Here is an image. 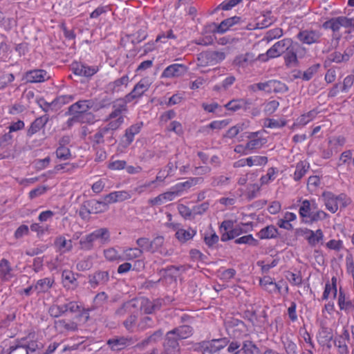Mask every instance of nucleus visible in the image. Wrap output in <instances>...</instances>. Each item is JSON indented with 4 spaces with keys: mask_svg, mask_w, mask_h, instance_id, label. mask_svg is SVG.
Masks as SVG:
<instances>
[{
    "mask_svg": "<svg viewBox=\"0 0 354 354\" xmlns=\"http://www.w3.org/2000/svg\"><path fill=\"white\" fill-rule=\"evenodd\" d=\"M306 53V48L299 43L293 41L290 44L283 54L285 65L287 67H295L299 64V58H302Z\"/></svg>",
    "mask_w": 354,
    "mask_h": 354,
    "instance_id": "obj_1",
    "label": "nucleus"
},
{
    "mask_svg": "<svg viewBox=\"0 0 354 354\" xmlns=\"http://www.w3.org/2000/svg\"><path fill=\"white\" fill-rule=\"evenodd\" d=\"M124 100V97L117 100L113 105V111L106 118V121L110 120L108 123L110 127L118 129L124 122L123 114L127 111V106Z\"/></svg>",
    "mask_w": 354,
    "mask_h": 354,
    "instance_id": "obj_2",
    "label": "nucleus"
},
{
    "mask_svg": "<svg viewBox=\"0 0 354 354\" xmlns=\"http://www.w3.org/2000/svg\"><path fill=\"white\" fill-rule=\"evenodd\" d=\"M292 41L291 39L285 38L277 41L265 54L259 55V59L262 62H267L270 59L276 58L283 55Z\"/></svg>",
    "mask_w": 354,
    "mask_h": 354,
    "instance_id": "obj_3",
    "label": "nucleus"
},
{
    "mask_svg": "<svg viewBox=\"0 0 354 354\" xmlns=\"http://www.w3.org/2000/svg\"><path fill=\"white\" fill-rule=\"evenodd\" d=\"M250 87L254 91L259 90L266 91L268 93H271L272 92L276 93H283L288 91V87L285 83L277 80H270L266 82L254 84Z\"/></svg>",
    "mask_w": 354,
    "mask_h": 354,
    "instance_id": "obj_4",
    "label": "nucleus"
},
{
    "mask_svg": "<svg viewBox=\"0 0 354 354\" xmlns=\"http://www.w3.org/2000/svg\"><path fill=\"white\" fill-rule=\"evenodd\" d=\"M229 342L230 341L227 337L203 341L198 344V349L203 354H218Z\"/></svg>",
    "mask_w": 354,
    "mask_h": 354,
    "instance_id": "obj_5",
    "label": "nucleus"
},
{
    "mask_svg": "<svg viewBox=\"0 0 354 354\" xmlns=\"http://www.w3.org/2000/svg\"><path fill=\"white\" fill-rule=\"evenodd\" d=\"M152 82L149 77L142 78L133 87L130 93L124 96L126 102H131L142 97L149 89Z\"/></svg>",
    "mask_w": 354,
    "mask_h": 354,
    "instance_id": "obj_6",
    "label": "nucleus"
},
{
    "mask_svg": "<svg viewBox=\"0 0 354 354\" xmlns=\"http://www.w3.org/2000/svg\"><path fill=\"white\" fill-rule=\"evenodd\" d=\"M115 130H116V129L110 127L109 124L104 127H100L97 132L93 136L92 141L96 145L104 144L105 142H108L109 145H113L115 142V140L113 137Z\"/></svg>",
    "mask_w": 354,
    "mask_h": 354,
    "instance_id": "obj_7",
    "label": "nucleus"
},
{
    "mask_svg": "<svg viewBox=\"0 0 354 354\" xmlns=\"http://www.w3.org/2000/svg\"><path fill=\"white\" fill-rule=\"evenodd\" d=\"M322 33L317 30L306 29L299 32L297 38L303 44L311 45L321 41Z\"/></svg>",
    "mask_w": 354,
    "mask_h": 354,
    "instance_id": "obj_8",
    "label": "nucleus"
},
{
    "mask_svg": "<svg viewBox=\"0 0 354 354\" xmlns=\"http://www.w3.org/2000/svg\"><path fill=\"white\" fill-rule=\"evenodd\" d=\"M244 135L248 139V142L245 145V149L248 151L261 149L267 142L266 138L260 136L261 131L246 132Z\"/></svg>",
    "mask_w": 354,
    "mask_h": 354,
    "instance_id": "obj_9",
    "label": "nucleus"
},
{
    "mask_svg": "<svg viewBox=\"0 0 354 354\" xmlns=\"http://www.w3.org/2000/svg\"><path fill=\"white\" fill-rule=\"evenodd\" d=\"M130 82L128 75H124L114 81L108 83L105 87V93L111 95L123 92L124 88H127Z\"/></svg>",
    "mask_w": 354,
    "mask_h": 354,
    "instance_id": "obj_10",
    "label": "nucleus"
},
{
    "mask_svg": "<svg viewBox=\"0 0 354 354\" xmlns=\"http://www.w3.org/2000/svg\"><path fill=\"white\" fill-rule=\"evenodd\" d=\"M136 341V339L132 337L118 336L108 339L107 344L111 350L119 351L133 344Z\"/></svg>",
    "mask_w": 354,
    "mask_h": 354,
    "instance_id": "obj_11",
    "label": "nucleus"
},
{
    "mask_svg": "<svg viewBox=\"0 0 354 354\" xmlns=\"http://www.w3.org/2000/svg\"><path fill=\"white\" fill-rule=\"evenodd\" d=\"M225 58V55L223 52L207 51L200 53L198 59L200 62L201 65L205 66L219 63Z\"/></svg>",
    "mask_w": 354,
    "mask_h": 354,
    "instance_id": "obj_12",
    "label": "nucleus"
},
{
    "mask_svg": "<svg viewBox=\"0 0 354 354\" xmlns=\"http://www.w3.org/2000/svg\"><path fill=\"white\" fill-rule=\"evenodd\" d=\"M95 101L93 100H82L76 102L68 107V113L73 116L80 115L94 108Z\"/></svg>",
    "mask_w": 354,
    "mask_h": 354,
    "instance_id": "obj_13",
    "label": "nucleus"
},
{
    "mask_svg": "<svg viewBox=\"0 0 354 354\" xmlns=\"http://www.w3.org/2000/svg\"><path fill=\"white\" fill-rule=\"evenodd\" d=\"M49 78L47 72L42 69H34L26 71L23 76V80L27 83H40Z\"/></svg>",
    "mask_w": 354,
    "mask_h": 354,
    "instance_id": "obj_14",
    "label": "nucleus"
},
{
    "mask_svg": "<svg viewBox=\"0 0 354 354\" xmlns=\"http://www.w3.org/2000/svg\"><path fill=\"white\" fill-rule=\"evenodd\" d=\"M110 279L108 271L98 270L88 277V283L93 288L98 286L106 285Z\"/></svg>",
    "mask_w": 354,
    "mask_h": 354,
    "instance_id": "obj_15",
    "label": "nucleus"
},
{
    "mask_svg": "<svg viewBox=\"0 0 354 354\" xmlns=\"http://www.w3.org/2000/svg\"><path fill=\"white\" fill-rule=\"evenodd\" d=\"M343 195L335 196L330 192H324L322 194V198L326 209L332 213H335L338 209V202L343 201Z\"/></svg>",
    "mask_w": 354,
    "mask_h": 354,
    "instance_id": "obj_16",
    "label": "nucleus"
},
{
    "mask_svg": "<svg viewBox=\"0 0 354 354\" xmlns=\"http://www.w3.org/2000/svg\"><path fill=\"white\" fill-rule=\"evenodd\" d=\"M187 66L184 64H174L167 66L162 73V77L172 78L180 77L186 73Z\"/></svg>",
    "mask_w": 354,
    "mask_h": 354,
    "instance_id": "obj_17",
    "label": "nucleus"
},
{
    "mask_svg": "<svg viewBox=\"0 0 354 354\" xmlns=\"http://www.w3.org/2000/svg\"><path fill=\"white\" fill-rule=\"evenodd\" d=\"M242 21V19L240 17L234 16L230 17L222 21L218 25L216 23H213L212 26L215 27V29L213 31L223 34L229 30L230 27L234 25L241 24Z\"/></svg>",
    "mask_w": 354,
    "mask_h": 354,
    "instance_id": "obj_18",
    "label": "nucleus"
},
{
    "mask_svg": "<svg viewBox=\"0 0 354 354\" xmlns=\"http://www.w3.org/2000/svg\"><path fill=\"white\" fill-rule=\"evenodd\" d=\"M137 310L136 301L131 299L124 302L120 307H118L114 313L115 317H124L125 315H129L134 310Z\"/></svg>",
    "mask_w": 354,
    "mask_h": 354,
    "instance_id": "obj_19",
    "label": "nucleus"
},
{
    "mask_svg": "<svg viewBox=\"0 0 354 354\" xmlns=\"http://www.w3.org/2000/svg\"><path fill=\"white\" fill-rule=\"evenodd\" d=\"M164 245V237L162 236H158L155 237L152 241H150V252L155 253L159 252L160 254L164 256H170L171 252L163 248Z\"/></svg>",
    "mask_w": 354,
    "mask_h": 354,
    "instance_id": "obj_20",
    "label": "nucleus"
},
{
    "mask_svg": "<svg viewBox=\"0 0 354 354\" xmlns=\"http://www.w3.org/2000/svg\"><path fill=\"white\" fill-rule=\"evenodd\" d=\"M73 71L75 75L90 77L97 72L98 68L96 66H88L83 64H76L73 66Z\"/></svg>",
    "mask_w": 354,
    "mask_h": 354,
    "instance_id": "obj_21",
    "label": "nucleus"
},
{
    "mask_svg": "<svg viewBox=\"0 0 354 354\" xmlns=\"http://www.w3.org/2000/svg\"><path fill=\"white\" fill-rule=\"evenodd\" d=\"M49 120L48 115L36 118L30 124L29 129L27 131V136L31 137L32 135L38 132L41 128H43Z\"/></svg>",
    "mask_w": 354,
    "mask_h": 354,
    "instance_id": "obj_22",
    "label": "nucleus"
},
{
    "mask_svg": "<svg viewBox=\"0 0 354 354\" xmlns=\"http://www.w3.org/2000/svg\"><path fill=\"white\" fill-rule=\"evenodd\" d=\"M301 232L303 235H306V238L308 240V243L310 245H315L323 239V232L321 230H317L316 232H314L309 229L301 230Z\"/></svg>",
    "mask_w": 354,
    "mask_h": 354,
    "instance_id": "obj_23",
    "label": "nucleus"
},
{
    "mask_svg": "<svg viewBox=\"0 0 354 354\" xmlns=\"http://www.w3.org/2000/svg\"><path fill=\"white\" fill-rule=\"evenodd\" d=\"M94 241H99L100 244H106L110 241V232L106 227H101L90 233Z\"/></svg>",
    "mask_w": 354,
    "mask_h": 354,
    "instance_id": "obj_24",
    "label": "nucleus"
},
{
    "mask_svg": "<svg viewBox=\"0 0 354 354\" xmlns=\"http://www.w3.org/2000/svg\"><path fill=\"white\" fill-rule=\"evenodd\" d=\"M142 125V122H140L131 125L125 130L124 138H125L124 142L126 146H129L131 144L133 141L134 136L140 131Z\"/></svg>",
    "mask_w": 354,
    "mask_h": 354,
    "instance_id": "obj_25",
    "label": "nucleus"
},
{
    "mask_svg": "<svg viewBox=\"0 0 354 354\" xmlns=\"http://www.w3.org/2000/svg\"><path fill=\"white\" fill-rule=\"evenodd\" d=\"M12 277V268L10 262L6 259H2L0 261V279L2 281H8Z\"/></svg>",
    "mask_w": 354,
    "mask_h": 354,
    "instance_id": "obj_26",
    "label": "nucleus"
},
{
    "mask_svg": "<svg viewBox=\"0 0 354 354\" xmlns=\"http://www.w3.org/2000/svg\"><path fill=\"white\" fill-rule=\"evenodd\" d=\"M62 283L64 286L68 288H75L78 283L75 274L71 270H64L62 274Z\"/></svg>",
    "mask_w": 354,
    "mask_h": 354,
    "instance_id": "obj_27",
    "label": "nucleus"
},
{
    "mask_svg": "<svg viewBox=\"0 0 354 354\" xmlns=\"http://www.w3.org/2000/svg\"><path fill=\"white\" fill-rule=\"evenodd\" d=\"M55 328L61 333L64 331H75L77 330V324L73 321L59 319L55 322Z\"/></svg>",
    "mask_w": 354,
    "mask_h": 354,
    "instance_id": "obj_28",
    "label": "nucleus"
},
{
    "mask_svg": "<svg viewBox=\"0 0 354 354\" xmlns=\"http://www.w3.org/2000/svg\"><path fill=\"white\" fill-rule=\"evenodd\" d=\"M54 282V279L49 277L39 279L34 286V290L37 291L38 293L46 292L51 288Z\"/></svg>",
    "mask_w": 354,
    "mask_h": 354,
    "instance_id": "obj_29",
    "label": "nucleus"
},
{
    "mask_svg": "<svg viewBox=\"0 0 354 354\" xmlns=\"http://www.w3.org/2000/svg\"><path fill=\"white\" fill-rule=\"evenodd\" d=\"M179 340L180 339L177 337L176 334L171 330L167 333L164 345L167 349H171L173 351H175L178 348Z\"/></svg>",
    "mask_w": 354,
    "mask_h": 354,
    "instance_id": "obj_30",
    "label": "nucleus"
},
{
    "mask_svg": "<svg viewBox=\"0 0 354 354\" xmlns=\"http://www.w3.org/2000/svg\"><path fill=\"white\" fill-rule=\"evenodd\" d=\"M338 306L341 310L348 311L351 308H353V302L349 298V297L346 296L344 292L339 288V295H338Z\"/></svg>",
    "mask_w": 354,
    "mask_h": 354,
    "instance_id": "obj_31",
    "label": "nucleus"
},
{
    "mask_svg": "<svg viewBox=\"0 0 354 354\" xmlns=\"http://www.w3.org/2000/svg\"><path fill=\"white\" fill-rule=\"evenodd\" d=\"M317 339L322 345L328 344L333 339L332 330L327 327H322L319 330Z\"/></svg>",
    "mask_w": 354,
    "mask_h": 354,
    "instance_id": "obj_32",
    "label": "nucleus"
},
{
    "mask_svg": "<svg viewBox=\"0 0 354 354\" xmlns=\"http://www.w3.org/2000/svg\"><path fill=\"white\" fill-rule=\"evenodd\" d=\"M172 330L180 340L189 337L193 333L192 328L187 324L174 328Z\"/></svg>",
    "mask_w": 354,
    "mask_h": 354,
    "instance_id": "obj_33",
    "label": "nucleus"
},
{
    "mask_svg": "<svg viewBox=\"0 0 354 354\" xmlns=\"http://www.w3.org/2000/svg\"><path fill=\"white\" fill-rule=\"evenodd\" d=\"M253 59L252 54L247 53L236 56L234 59L233 64L241 68H245Z\"/></svg>",
    "mask_w": 354,
    "mask_h": 354,
    "instance_id": "obj_34",
    "label": "nucleus"
},
{
    "mask_svg": "<svg viewBox=\"0 0 354 354\" xmlns=\"http://www.w3.org/2000/svg\"><path fill=\"white\" fill-rule=\"evenodd\" d=\"M122 254V261H132L142 255V250L137 248H126L123 250Z\"/></svg>",
    "mask_w": 354,
    "mask_h": 354,
    "instance_id": "obj_35",
    "label": "nucleus"
},
{
    "mask_svg": "<svg viewBox=\"0 0 354 354\" xmlns=\"http://www.w3.org/2000/svg\"><path fill=\"white\" fill-rule=\"evenodd\" d=\"M55 245L62 252H69L73 248L71 240H66L64 236H58L55 240Z\"/></svg>",
    "mask_w": 354,
    "mask_h": 354,
    "instance_id": "obj_36",
    "label": "nucleus"
},
{
    "mask_svg": "<svg viewBox=\"0 0 354 354\" xmlns=\"http://www.w3.org/2000/svg\"><path fill=\"white\" fill-rule=\"evenodd\" d=\"M309 164L306 162L300 161L296 165V169L293 178L295 181H299L308 172Z\"/></svg>",
    "mask_w": 354,
    "mask_h": 354,
    "instance_id": "obj_37",
    "label": "nucleus"
},
{
    "mask_svg": "<svg viewBox=\"0 0 354 354\" xmlns=\"http://www.w3.org/2000/svg\"><path fill=\"white\" fill-rule=\"evenodd\" d=\"M201 180V178H191L187 181L176 184L173 187L174 190H176V193L179 195L184 190L189 189L192 186L196 185Z\"/></svg>",
    "mask_w": 354,
    "mask_h": 354,
    "instance_id": "obj_38",
    "label": "nucleus"
},
{
    "mask_svg": "<svg viewBox=\"0 0 354 354\" xmlns=\"http://www.w3.org/2000/svg\"><path fill=\"white\" fill-rule=\"evenodd\" d=\"M277 229L271 225L261 229L258 233V236L261 239H269L277 237Z\"/></svg>",
    "mask_w": 354,
    "mask_h": 354,
    "instance_id": "obj_39",
    "label": "nucleus"
},
{
    "mask_svg": "<svg viewBox=\"0 0 354 354\" xmlns=\"http://www.w3.org/2000/svg\"><path fill=\"white\" fill-rule=\"evenodd\" d=\"M25 340L26 339H16L14 344L9 347L8 354H28V351L24 346Z\"/></svg>",
    "mask_w": 354,
    "mask_h": 354,
    "instance_id": "obj_40",
    "label": "nucleus"
},
{
    "mask_svg": "<svg viewBox=\"0 0 354 354\" xmlns=\"http://www.w3.org/2000/svg\"><path fill=\"white\" fill-rule=\"evenodd\" d=\"M71 121L79 123L93 124L95 121V117L93 113L87 111L80 115L73 116Z\"/></svg>",
    "mask_w": 354,
    "mask_h": 354,
    "instance_id": "obj_41",
    "label": "nucleus"
},
{
    "mask_svg": "<svg viewBox=\"0 0 354 354\" xmlns=\"http://www.w3.org/2000/svg\"><path fill=\"white\" fill-rule=\"evenodd\" d=\"M104 257L108 261H121L122 257L115 248H109L104 250Z\"/></svg>",
    "mask_w": 354,
    "mask_h": 354,
    "instance_id": "obj_42",
    "label": "nucleus"
},
{
    "mask_svg": "<svg viewBox=\"0 0 354 354\" xmlns=\"http://www.w3.org/2000/svg\"><path fill=\"white\" fill-rule=\"evenodd\" d=\"M247 102L243 99L232 100L225 105V107L233 112L237 111L241 109H246Z\"/></svg>",
    "mask_w": 354,
    "mask_h": 354,
    "instance_id": "obj_43",
    "label": "nucleus"
},
{
    "mask_svg": "<svg viewBox=\"0 0 354 354\" xmlns=\"http://www.w3.org/2000/svg\"><path fill=\"white\" fill-rule=\"evenodd\" d=\"M95 241L90 234L81 238L80 240V248L84 251H89L93 249Z\"/></svg>",
    "mask_w": 354,
    "mask_h": 354,
    "instance_id": "obj_44",
    "label": "nucleus"
},
{
    "mask_svg": "<svg viewBox=\"0 0 354 354\" xmlns=\"http://www.w3.org/2000/svg\"><path fill=\"white\" fill-rule=\"evenodd\" d=\"M241 351L244 354H261L260 349L250 340H245L243 342Z\"/></svg>",
    "mask_w": 354,
    "mask_h": 354,
    "instance_id": "obj_45",
    "label": "nucleus"
},
{
    "mask_svg": "<svg viewBox=\"0 0 354 354\" xmlns=\"http://www.w3.org/2000/svg\"><path fill=\"white\" fill-rule=\"evenodd\" d=\"M74 100V96L71 95H61L53 100V104L55 111L59 109L63 105L68 104Z\"/></svg>",
    "mask_w": 354,
    "mask_h": 354,
    "instance_id": "obj_46",
    "label": "nucleus"
},
{
    "mask_svg": "<svg viewBox=\"0 0 354 354\" xmlns=\"http://www.w3.org/2000/svg\"><path fill=\"white\" fill-rule=\"evenodd\" d=\"M195 234L196 231L194 230L190 229L189 230H186L184 229H179L176 232V237L180 242H185L187 241L192 239Z\"/></svg>",
    "mask_w": 354,
    "mask_h": 354,
    "instance_id": "obj_47",
    "label": "nucleus"
},
{
    "mask_svg": "<svg viewBox=\"0 0 354 354\" xmlns=\"http://www.w3.org/2000/svg\"><path fill=\"white\" fill-rule=\"evenodd\" d=\"M343 62H346V59H344V56L343 54H342L339 52L335 51L332 53H330L327 58L326 59L324 62V66L326 67L329 66L331 63H341Z\"/></svg>",
    "mask_w": 354,
    "mask_h": 354,
    "instance_id": "obj_48",
    "label": "nucleus"
},
{
    "mask_svg": "<svg viewBox=\"0 0 354 354\" xmlns=\"http://www.w3.org/2000/svg\"><path fill=\"white\" fill-rule=\"evenodd\" d=\"M138 319V312L134 310L127 318L123 322V326L129 332H132L133 327Z\"/></svg>",
    "mask_w": 354,
    "mask_h": 354,
    "instance_id": "obj_49",
    "label": "nucleus"
},
{
    "mask_svg": "<svg viewBox=\"0 0 354 354\" xmlns=\"http://www.w3.org/2000/svg\"><path fill=\"white\" fill-rule=\"evenodd\" d=\"M156 325V322L152 317L147 315L142 317L138 324V328L140 330H145L147 328H153Z\"/></svg>",
    "mask_w": 354,
    "mask_h": 354,
    "instance_id": "obj_50",
    "label": "nucleus"
},
{
    "mask_svg": "<svg viewBox=\"0 0 354 354\" xmlns=\"http://www.w3.org/2000/svg\"><path fill=\"white\" fill-rule=\"evenodd\" d=\"M282 35V29L279 28H276L268 30L263 37V40L268 43L274 39L280 38Z\"/></svg>",
    "mask_w": 354,
    "mask_h": 354,
    "instance_id": "obj_51",
    "label": "nucleus"
},
{
    "mask_svg": "<svg viewBox=\"0 0 354 354\" xmlns=\"http://www.w3.org/2000/svg\"><path fill=\"white\" fill-rule=\"evenodd\" d=\"M325 29H331L334 32H338L341 28L339 17H333L323 24Z\"/></svg>",
    "mask_w": 354,
    "mask_h": 354,
    "instance_id": "obj_52",
    "label": "nucleus"
},
{
    "mask_svg": "<svg viewBox=\"0 0 354 354\" xmlns=\"http://www.w3.org/2000/svg\"><path fill=\"white\" fill-rule=\"evenodd\" d=\"M312 205L311 201L308 200H304L302 201L301 205L299 207V215L302 218H309L311 215Z\"/></svg>",
    "mask_w": 354,
    "mask_h": 354,
    "instance_id": "obj_53",
    "label": "nucleus"
},
{
    "mask_svg": "<svg viewBox=\"0 0 354 354\" xmlns=\"http://www.w3.org/2000/svg\"><path fill=\"white\" fill-rule=\"evenodd\" d=\"M320 68L319 64H315L308 67L302 73L301 79L304 81H308L318 72Z\"/></svg>",
    "mask_w": 354,
    "mask_h": 354,
    "instance_id": "obj_54",
    "label": "nucleus"
},
{
    "mask_svg": "<svg viewBox=\"0 0 354 354\" xmlns=\"http://www.w3.org/2000/svg\"><path fill=\"white\" fill-rule=\"evenodd\" d=\"M317 112L314 110L301 115L297 119V124L301 126H304L315 118Z\"/></svg>",
    "mask_w": 354,
    "mask_h": 354,
    "instance_id": "obj_55",
    "label": "nucleus"
},
{
    "mask_svg": "<svg viewBox=\"0 0 354 354\" xmlns=\"http://www.w3.org/2000/svg\"><path fill=\"white\" fill-rule=\"evenodd\" d=\"M157 308L158 306L148 299H142L140 308L145 314H151Z\"/></svg>",
    "mask_w": 354,
    "mask_h": 354,
    "instance_id": "obj_56",
    "label": "nucleus"
},
{
    "mask_svg": "<svg viewBox=\"0 0 354 354\" xmlns=\"http://www.w3.org/2000/svg\"><path fill=\"white\" fill-rule=\"evenodd\" d=\"M242 1L243 0H225L216 8L215 11L218 10H230L242 2Z\"/></svg>",
    "mask_w": 354,
    "mask_h": 354,
    "instance_id": "obj_57",
    "label": "nucleus"
},
{
    "mask_svg": "<svg viewBox=\"0 0 354 354\" xmlns=\"http://www.w3.org/2000/svg\"><path fill=\"white\" fill-rule=\"evenodd\" d=\"M56 156L60 160H66L71 158V153L70 149L65 146H59L56 151Z\"/></svg>",
    "mask_w": 354,
    "mask_h": 354,
    "instance_id": "obj_58",
    "label": "nucleus"
},
{
    "mask_svg": "<svg viewBox=\"0 0 354 354\" xmlns=\"http://www.w3.org/2000/svg\"><path fill=\"white\" fill-rule=\"evenodd\" d=\"M66 313V308L64 304L63 305H53L49 308V313L50 316L54 317H59Z\"/></svg>",
    "mask_w": 354,
    "mask_h": 354,
    "instance_id": "obj_59",
    "label": "nucleus"
},
{
    "mask_svg": "<svg viewBox=\"0 0 354 354\" xmlns=\"http://www.w3.org/2000/svg\"><path fill=\"white\" fill-rule=\"evenodd\" d=\"M111 11L110 6H100L97 8H95L91 14V19H97L101 15L108 13Z\"/></svg>",
    "mask_w": 354,
    "mask_h": 354,
    "instance_id": "obj_60",
    "label": "nucleus"
},
{
    "mask_svg": "<svg viewBox=\"0 0 354 354\" xmlns=\"http://www.w3.org/2000/svg\"><path fill=\"white\" fill-rule=\"evenodd\" d=\"M92 259V257L88 256L85 259L81 260L77 263V269L80 271L89 270L93 266Z\"/></svg>",
    "mask_w": 354,
    "mask_h": 354,
    "instance_id": "obj_61",
    "label": "nucleus"
},
{
    "mask_svg": "<svg viewBox=\"0 0 354 354\" xmlns=\"http://www.w3.org/2000/svg\"><path fill=\"white\" fill-rule=\"evenodd\" d=\"M230 178L224 176H214L212 178L211 185L213 187L227 185L230 183Z\"/></svg>",
    "mask_w": 354,
    "mask_h": 354,
    "instance_id": "obj_62",
    "label": "nucleus"
},
{
    "mask_svg": "<svg viewBox=\"0 0 354 354\" xmlns=\"http://www.w3.org/2000/svg\"><path fill=\"white\" fill-rule=\"evenodd\" d=\"M334 344L338 348V352L339 354H348L349 351L348 346L346 344L345 340L343 339V337L340 336L338 339L334 341Z\"/></svg>",
    "mask_w": 354,
    "mask_h": 354,
    "instance_id": "obj_63",
    "label": "nucleus"
},
{
    "mask_svg": "<svg viewBox=\"0 0 354 354\" xmlns=\"http://www.w3.org/2000/svg\"><path fill=\"white\" fill-rule=\"evenodd\" d=\"M354 83V75H349L346 76L344 80L342 85L340 86V91L342 93H347L350 90V88L352 87Z\"/></svg>",
    "mask_w": 354,
    "mask_h": 354,
    "instance_id": "obj_64",
    "label": "nucleus"
}]
</instances>
